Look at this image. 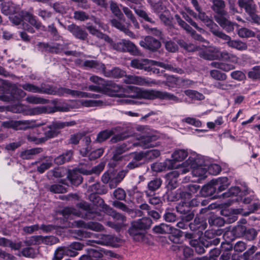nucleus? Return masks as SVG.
Masks as SVG:
<instances>
[{"mask_svg": "<svg viewBox=\"0 0 260 260\" xmlns=\"http://www.w3.org/2000/svg\"><path fill=\"white\" fill-rule=\"evenodd\" d=\"M112 205L115 208L128 213H131L133 210L129 209L125 204L118 201L112 202Z\"/></svg>", "mask_w": 260, "mask_h": 260, "instance_id": "0e129e2a", "label": "nucleus"}, {"mask_svg": "<svg viewBox=\"0 0 260 260\" xmlns=\"http://www.w3.org/2000/svg\"><path fill=\"white\" fill-rule=\"evenodd\" d=\"M34 123L32 120H16L15 130H26L34 127Z\"/></svg>", "mask_w": 260, "mask_h": 260, "instance_id": "e433bc0d", "label": "nucleus"}, {"mask_svg": "<svg viewBox=\"0 0 260 260\" xmlns=\"http://www.w3.org/2000/svg\"><path fill=\"white\" fill-rule=\"evenodd\" d=\"M60 129L58 121L53 122L50 124L43 127L44 135L43 138L45 139V142L49 139L57 137L60 133Z\"/></svg>", "mask_w": 260, "mask_h": 260, "instance_id": "f8f14e48", "label": "nucleus"}, {"mask_svg": "<svg viewBox=\"0 0 260 260\" xmlns=\"http://www.w3.org/2000/svg\"><path fill=\"white\" fill-rule=\"evenodd\" d=\"M120 6L124 14L133 24L134 27L136 29L139 28V24L133 15L132 11L128 7L122 6V5Z\"/></svg>", "mask_w": 260, "mask_h": 260, "instance_id": "37998d69", "label": "nucleus"}, {"mask_svg": "<svg viewBox=\"0 0 260 260\" xmlns=\"http://www.w3.org/2000/svg\"><path fill=\"white\" fill-rule=\"evenodd\" d=\"M210 31L215 36H217L220 30L218 26L211 19L206 24Z\"/></svg>", "mask_w": 260, "mask_h": 260, "instance_id": "338daca9", "label": "nucleus"}, {"mask_svg": "<svg viewBox=\"0 0 260 260\" xmlns=\"http://www.w3.org/2000/svg\"><path fill=\"white\" fill-rule=\"evenodd\" d=\"M229 186L227 177H220L217 179L212 180L209 183L205 185L201 190L202 196L206 197L217 194L225 190Z\"/></svg>", "mask_w": 260, "mask_h": 260, "instance_id": "20e7f679", "label": "nucleus"}, {"mask_svg": "<svg viewBox=\"0 0 260 260\" xmlns=\"http://www.w3.org/2000/svg\"><path fill=\"white\" fill-rule=\"evenodd\" d=\"M173 250H179L183 252L184 257L187 258L192 255V250L188 246L181 245L180 246L174 245L172 246Z\"/></svg>", "mask_w": 260, "mask_h": 260, "instance_id": "09e8293b", "label": "nucleus"}, {"mask_svg": "<svg viewBox=\"0 0 260 260\" xmlns=\"http://www.w3.org/2000/svg\"><path fill=\"white\" fill-rule=\"evenodd\" d=\"M210 76L214 79L218 81H224L227 78V75L217 70H212L210 71Z\"/></svg>", "mask_w": 260, "mask_h": 260, "instance_id": "6e6d98bb", "label": "nucleus"}, {"mask_svg": "<svg viewBox=\"0 0 260 260\" xmlns=\"http://www.w3.org/2000/svg\"><path fill=\"white\" fill-rule=\"evenodd\" d=\"M68 178L71 184L75 186H78L82 182V178L81 175L75 172H70Z\"/></svg>", "mask_w": 260, "mask_h": 260, "instance_id": "c03bdc74", "label": "nucleus"}, {"mask_svg": "<svg viewBox=\"0 0 260 260\" xmlns=\"http://www.w3.org/2000/svg\"><path fill=\"white\" fill-rule=\"evenodd\" d=\"M37 46L39 50L43 52L58 53L62 49L61 45L58 44L39 42Z\"/></svg>", "mask_w": 260, "mask_h": 260, "instance_id": "2eb2a0df", "label": "nucleus"}, {"mask_svg": "<svg viewBox=\"0 0 260 260\" xmlns=\"http://www.w3.org/2000/svg\"><path fill=\"white\" fill-rule=\"evenodd\" d=\"M15 6L12 3H5L2 4V12L5 15H10L15 12Z\"/></svg>", "mask_w": 260, "mask_h": 260, "instance_id": "13d9d810", "label": "nucleus"}, {"mask_svg": "<svg viewBox=\"0 0 260 260\" xmlns=\"http://www.w3.org/2000/svg\"><path fill=\"white\" fill-rule=\"evenodd\" d=\"M83 65L85 67L94 69L98 71L102 72H103V71H105V66L104 64L96 60H85L83 63Z\"/></svg>", "mask_w": 260, "mask_h": 260, "instance_id": "c9c22d12", "label": "nucleus"}, {"mask_svg": "<svg viewBox=\"0 0 260 260\" xmlns=\"http://www.w3.org/2000/svg\"><path fill=\"white\" fill-rule=\"evenodd\" d=\"M42 151L43 149L42 148H35L26 150L21 152L20 157L24 159H30L32 158L34 156Z\"/></svg>", "mask_w": 260, "mask_h": 260, "instance_id": "c85d7f7f", "label": "nucleus"}, {"mask_svg": "<svg viewBox=\"0 0 260 260\" xmlns=\"http://www.w3.org/2000/svg\"><path fill=\"white\" fill-rule=\"evenodd\" d=\"M123 82L126 84H133L140 86H152L153 85L160 84L159 81L150 80L148 78L136 75H126L125 74Z\"/></svg>", "mask_w": 260, "mask_h": 260, "instance_id": "1a4fd4ad", "label": "nucleus"}, {"mask_svg": "<svg viewBox=\"0 0 260 260\" xmlns=\"http://www.w3.org/2000/svg\"><path fill=\"white\" fill-rule=\"evenodd\" d=\"M124 88L118 84L111 81L104 82L103 86V92L106 93L114 95L113 93L123 92Z\"/></svg>", "mask_w": 260, "mask_h": 260, "instance_id": "aec40b11", "label": "nucleus"}, {"mask_svg": "<svg viewBox=\"0 0 260 260\" xmlns=\"http://www.w3.org/2000/svg\"><path fill=\"white\" fill-rule=\"evenodd\" d=\"M135 224L133 222L131 226L128 230V233L135 241L139 242L143 241L145 238L144 232L139 229L138 226H135Z\"/></svg>", "mask_w": 260, "mask_h": 260, "instance_id": "bb28decb", "label": "nucleus"}, {"mask_svg": "<svg viewBox=\"0 0 260 260\" xmlns=\"http://www.w3.org/2000/svg\"><path fill=\"white\" fill-rule=\"evenodd\" d=\"M210 66L224 72H229L235 69V66L232 64L218 61H213L210 63Z\"/></svg>", "mask_w": 260, "mask_h": 260, "instance_id": "f704fd0d", "label": "nucleus"}, {"mask_svg": "<svg viewBox=\"0 0 260 260\" xmlns=\"http://www.w3.org/2000/svg\"><path fill=\"white\" fill-rule=\"evenodd\" d=\"M100 183H95L90 186L91 191L94 192L89 196V200L92 204H89L86 202H81L77 204V206L79 208L84 210L85 213L83 214L76 209L71 208H64L61 211L62 214L64 217L68 218L69 216L72 215L78 217H81L85 219H97L98 216H100L99 206H103L105 205L104 200L100 198L97 194L105 193L106 190H102L100 188Z\"/></svg>", "mask_w": 260, "mask_h": 260, "instance_id": "f257e3e1", "label": "nucleus"}, {"mask_svg": "<svg viewBox=\"0 0 260 260\" xmlns=\"http://www.w3.org/2000/svg\"><path fill=\"white\" fill-rule=\"evenodd\" d=\"M132 9H133L135 13L140 17L143 18L145 21L149 22L151 23H154V21L153 19L150 17L147 13L141 9H137L135 7L131 6Z\"/></svg>", "mask_w": 260, "mask_h": 260, "instance_id": "864d4df0", "label": "nucleus"}, {"mask_svg": "<svg viewBox=\"0 0 260 260\" xmlns=\"http://www.w3.org/2000/svg\"><path fill=\"white\" fill-rule=\"evenodd\" d=\"M237 4L240 8L244 9L249 21L260 25V17L256 14V6L253 0H238Z\"/></svg>", "mask_w": 260, "mask_h": 260, "instance_id": "6e6552de", "label": "nucleus"}, {"mask_svg": "<svg viewBox=\"0 0 260 260\" xmlns=\"http://www.w3.org/2000/svg\"><path fill=\"white\" fill-rule=\"evenodd\" d=\"M48 190L55 193H63L67 192L66 187L60 184H53L48 186Z\"/></svg>", "mask_w": 260, "mask_h": 260, "instance_id": "680f3d73", "label": "nucleus"}, {"mask_svg": "<svg viewBox=\"0 0 260 260\" xmlns=\"http://www.w3.org/2000/svg\"><path fill=\"white\" fill-rule=\"evenodd\" d=\"M139 96L140 98L153 100L155 99H159L161 100H172L176 103L181 102V101L173 94L166 91H161L156 90H145L139 89L137 91Z\"/></svg>", "mask_w": 260, "mask_h": 260, "instance_id": "423d86ee", "label": "nucleus"}, {"mask_svg": "<svg viewBox=\"0 0 260 260\" xmlns=\"http://www.w3.org/2000/svg\"><path fill=\"white\" fill-rule=\"evenodd\" d=\"M200 202L196 198L187 202H180L176 206L177 211L182 214V218L186 222L191 220L194 217V213L189 208L198 206Z\"/></svg>", "mask_w": 260, "mask_h": 260, "instance_id": "0eeeda50", "label": "nucleus"}, {"mask_svg": "<svg viewBox=\"0 0 260 260\" xmlns=\"http://www.w3.org/2000/svg\"><path fill=\"white\" fill-rule=\"evenodd\" d=\"M140 45L151 51H157L161 46V43L158 40L151 36L146 37L140 42Z\"/></svg>", "mask_w": 260, "mask_h": 260, "instance_id": "ddd939ff", "label": "nucleus"}, {"mask_svg": "<svg viewBox=\"0 0 260 260\" xmlns=\"http://www.w3.org/2000/svg\"><path fill=\"white\" fill-rule=\"evenodd\" d=\"M101 238L97 240H88L86 242L87 245L93 246V244L102 245H110L114 242V237L110 235H101Z\"/></svg>", "mask_w": 260, "mask_h": 260, "instance_id": "5701e85b", "label": "nucleus"}, {"mask_svg": "<svg viewBox=\"0 0 260 260\" xmlns=\"http://www.w3.org/2000/svg\"><path fill=\"white\" fill-rule=\"evenodd\" d=\"M130 64L132 67L137 69L143 70L147 72L151 71L149 60L147 59H135L131 61Z\"/></svg>", "mask_w": 260, "mask_h": 260, "instance_id": "393cba45", "label": "nucleus"}, {"mask_svg": "<svg viewBox=\"0 0 260 260\" xmlns=\"http://www.w3.org/2000/svg\"><path fill=\"white\" fill-rule=\"evenodd\" d=\"M78 252L75 251H71L67 248L66 246L59 247L55 251L53 260H61L64 255L71 257L76 256Z\"/></svg>", "mask_w": 260, "mask_h": 260, "instance_id": "412c9836", "label": "nucleus"}, {"mask_svg": "<svg viewBox=\"0 0 260 260\" xmlns=\"http://www.w3.org/2000/svg\"><path fill=\"white\" fill-rule=\"evenodd\" d=\"M41 241L43 243L46 245H53L58 242L59 240L57 238L54 236L42 237L40 236H33L31 239L27 241L28 244H38Z\"/></svg>", "mask_w": 260, "mask_h": 260, "instance_id": "4468645a", "label": "nucleus"}, {"mask_svg": "<svg viewBox=\"0 0 260 260\" xmlns=\"http://www.w3.org/2000/svg\"><path fill=\"white\" fill-rule=\"evenodd\" d=\"M238 35L241 38H250L254 37L255 34L253 31L243 27L239 29Z\"/></svg>", "mask_w": 260, "mask_h": 260, "instance_id": "e2e57ef3", "label": "nucleus"}, {"mask_svg": "<svg viewBox=\"0 0 260 260\" xmlns=\"http://www.w3.org/2000/svg\"><path fill=\"white\" fill-rule=\"evenodd\" d=\"M228 46L240 51L246 50L247 49L246 43L239 40H232L229 42Z\"/></svg>", "mask_w": 260, "mask_h": 260, "instance_id": "a19ab883", "label": "nucleus"}, {"mask_svg": "<svg viewBox=\"0 0 260 260\" xmlns=\"http://www.w3.org/2000/svg\"><path fill=\"white\" fill-rule=\"evenodd\" d=\"M237 220V217L232 215L230 217L225 216L224 218L217 217L216 216H212L208 220L209 223L211 225H215L216 226H222L224 224L225 222L228 223H232Z\"/></svg>", "mask_w": 260, "mask_h": 260, "instance_id": "a211bd4d", "label": "nucleus"}, {"mask_svg": "<svg viewBox=\"0 0 260 260\" xmlns=\"http://www.w3.org/2000/svg\"><path fill=\"white\" fill-rule=\"evenodd\" d=\"M67 29L77 39L84 41L87 38V32L80 26L72 24L68 26Z\"/></svg>", "mask_w": 260, "mask_h": 260, "instance_id": "6ab92c4d", "label": "nucleus"}, {"mask_svg": "<svg viewBox=\"0 0 260 260\" xmlns=\"http://www.w3.org/2000/svg\"><path fill=\"white\" fill-rule=\"evenodd\" d=\"M71 233L75 238L79 240H83L84 239L87 238H91L92 236L96 235L81 230H73L71 231Z\"/></svg>", "mask_w": 260, "mask_h": 260, "instance_id": "7c9ffc66", "label": "nucleus"}, {"mask_svg": "<svg viewBox=\"0 0 260 260\" xmlns=\"http://www.w3.org/2000/svg\"><path fill=\"white\" fill-rule=\"evenodd\" d=\"M104 211L108 215L111 216L114 221H108L106 222V225L114 229L116 232H120L123 228L126 226L125 222L126 217L105 204L102 206Z\"/></svg>", "mask_w": 260, "mask_h": 260, "instance_id": "39448f33", "label": "nucleus"}, {"mask_svg": "<svg viewBox=\"0 0 260 260\" xmlns=\"http://www.w3.org/2000/svg\"><path fill=\"white\" fill-rule=\"evenodd\" d=\"M25 101L32 104H45L48 103L49 100L36 95H28Z\"/></svg>", "mask_w": 260, "mask_h": 260, "instance_id": "a18cd8bd", "label": "nucleus"}, {"mask_svg": "<svg viewBox=\"0 0 260 260\" xmlns=\"http://www.w3.org/2000/svg\"><path fill=\"white\" fill-rule=\"evenodd\" d=\"M104 75L108 77L120 78L125 76V71L119 68H114L111 70L107 71L106 69L102 72Z\"/></svg>", "mask_w": 260, "mask_h": 260, "instance_id": "cd10ccee", "label": "nucleus"}, {"mask_svg": "<svg viewBox=\"0 0 260 260\" xmlns=\"http://www.w3.org/2000/svg\"><path fill=\"white\" fill-rule=\"evenodd\" d=\"M156 64L157 66L167 70L173 71L180 74L184 73V71L182 69L178 68H174L172 64H170L165 63L162 62H158Z\"/></svg>", "mask_w": 260, "mask_h": 260, "instance_id": "5fc2aeb1", "label": "nucleus"}, {"mask_svg": "<svg viewBox=\"0 0 260 260\" xmlns=\"http://www.w3.org/2000/svg\"><path fill=\"white\" fill-rule=\"evenodd\" d=\"M0 246L4 247H10L12 249L18 250L21 246V242L14 243L12 241L4 237L0 238Z\"/></svg>", "mask_w": 260, "mask_h": 260, "instance_id": "ea45409f", "label": "nucleus"}, {"mask_svg": "<svg viewBox=\"0 0 260 260\" xmlns=\"http://www.w3.org/2000/svg\"><path fill=\"white\" fill-rule=\"evenodd\" d=\"M199 55L201 57L209 60L217 59L219 57V51L215 48H209L202 50L199 52Z\"/></svg>", "mask_w": 260, "mask_h": 260, "instance_id": "4be33fe9", "label": "nucleus"}, {"mask_svg": "<svg viewBox=\"0 0 260 260\" xmlns=\"http://www.w3.org/2000/svg\"><path fill=\"white\" fill-rule=\"evenodd\" d=\"M189 244L192 247L194 248L195 251L199 254L204 253V247H209V242L204 238H200L199 240H190Z\"/></svg>", "mask_w": 260, "mask_h": 260, "instance_id": "b1692460", "label": "nucleus"}, {"mask_svg": "<svg viewBox=\"0 0 260 260\" xmlns=\"http://www.w3.org/2000/svg\"><path fill=\"white\" fill-rule=\"evenodd\" d=\"M248 77L255 80L260 79V66H255L248 74Z\"/></svg>", "mask_w": 260, "mask_h": 260, "instance_id": "774afa93", "label": "nucleus"}, {"mask_svg": "<svg viewBox=\"0 0 260 260\" xmlns=\"http://www.w3.org/2000/svg\"><path fill=\"white\" fill-rule=\"evenodd\" d=\"M211 9L215 13L214 18L218 24L228 32L234 29L235 23L229 20L228 12L225 10V3L223 0H211Z\"/></svg>", "mask_w": 260, "mask_h": 260, "instance_id": "7ed1b4c3", "label": "nucleus"}, {"mask_svg": "<svg viewBox=\"0 0 260 260\" xmlns=\"http://www.w3.org/2000/svg\"><path fill=\"white\" fill-rule=\"evenodd\" d=\"M162 184V180L160 178H156L149 181L147 184V188L149 192H154L157 190Z\"/></svg>", "mask_w": 260, "mask_h": 260, "instance_id": "de8ad7c7", "label": "nucleus"}, {"mask_svg": "<svg viewBox=\"0 0 260 260\" xmlns=\"http://www.w3.org/2000/svg\"><path fill=\"white\" fill-rule=\"evenodd\" d=\"M111 42L112 48L117 51L128 52L133 54H136L138 53L135 45L129 40L122 39L119 42H113L111 41Z\"/></svg>", "mask_w": 260, "mask_h": 260, "instance_id": "9d476101", "label": "nucleus"}, {"mask_svg": "<svg viewBox=\"0 0 260 260\" xmlns=\"http://www.w3.org/2000/svg\"><path fill=\"white\" fill-rule=\"evenodd\" d=\"M86 29L90 34L96 36L99 39H103L107 42L111 41V38L108 36L100 32L96 27L92 25L87 26Z\"/></svg>", "mask_w": 260, "mask_h": 260, "instance_id": "2f4dec72", "label": "nucleus"}, {"mask_svg": "<svg viewBox=\"0 0 260 260\" xmlns=\"http://www.w3.org/2000/svg\"><path fill=\"white\" fill-rule=\"evenodd\" d=\"M157 139V137L155 135H148L143 136L141 138L138 143H133L134 147L141 146L144 149H147L150 147H153L155 146L154 141Z\"/></svg>", "mask_w": 260, "mask_h": 260, "instance_id": "dca6fc26", "label": "nucleus"}, {"mask_svg": "<svg viewBox=\"0 0 260 260\" xmlns=\"http://www.w3.org/2000/svg\"><path fill=\"white\" fill-rule=\"evenodd\" d=\"M169 234H171V235L170 236V239L173 242H177L179 238L182 236L183 232L178 229L171 226V231Z\"/></svg>", "mask_w": 260, "mask_h": 260, "instance_id": "052dcab7", "label": "nucleus"}, {"mask_svg": "<svg viewBox=\"0 0 260 260\" xmlns=\"http://www.w3.org/2000/svg\"><path fill=\"white\" fill-rule=\"evenodd\" d=\"M113 134V131L112 130H105L100 132L96 137V141L102 142L109 138Z\"/></svg>", "mask_w": 260, "mask_h": 260, "instance_id": "603ef678", "label": "nucleus"}, {"mask_svg": "<svg viewBox=\"0 0 260 260\" xmlns=\"http://www.w3.org/2000/svg\"><path fill=\"white\" fill-rule=\"evenodd\" d=\"M133 147H134L133 146V143L131 144L129 142H128V143H123L121 145L117 146L115 147L114 151L118 154H122V153L128 151Z\"/></svg>", "mask_w": 260, "mask_h": 260, "instance_id": "4d7b16f0", "label": "nucleus"}, {"mask_svg": "<svg viewBox=\"0 0 260 260\" xmlns=\"http://www.w3.org/2000/svg\"><path fill=\"white\" fill-rule=\"evenodd\" d=\"M187 154L185 150H177L172 154V157L174 161H181L186 158Z\"/></svg>", "mask_w": 260, "mask_h": 260, "instance_id": "8fccbe9b", "label": "nucleus"}, {"mask_svg": "<svg viewBox=\"0 0 260 260\" xmlns=\"http://www.w3.org/2000/svg\"><path fill=\"white\" fill-rule=\"evenodd\" d=\"M192 167V174L195 177H199L201 178H204L207 177V168L205 166L202 165L194 167L193 165H191Z\"/></svg>", "mask_w": 260, "mask_h": 260, "instance_id": "473e14b6", "label": "nucleus"}, {"mask_svg": "<svg viewBox=\"0 0 260 260\" xmlns=\"http://www.w3.org/2000/svg\"><path fill=\"white\" fill-rule=\"evenodd\" d=\"M145 193L148 198V201L149 204L153 205H159L161 204V199L155 194H152L148 191H145Z\"/></svg>", "mask_w": 260, "mask_h": 260, "instance_id": "3c124183", "label": "nucleus"}, {"mask_svg": "<svg viewBox=\"0 0 260 260\" xmlns=\"http://www.w3.org/2000/svg\"><path fill=\"white\" fill-rule=\"evenodd\" d=\"M184 93L190 98L198 100H202L205 98L203 94L193 90L187 89L184 91Z\"/></svg>", "mask_w": 260, "mask_h": 260, "instance_id": "bf43d9fd", "label": "nucleus"}, {"mask_svg": "<svg viewBox=\"0 0 260 260\" xmlns=\"http://www.w3.org/2000/svg\"><path fill=\"white\" fill-rule=\"evenodd\" d=\"M127 173V170L124 169L119 172L116 176H114V178L110 182V187L111 188L115 187L123 180Z\"/></svg>", "mask_w": 260, "mask_h": 260, "instance_id": "58836bf2", "label": "nucleus"}, {"mask_svg": "<svg viewBox=\"0 0 260 260\" xmlns=\"http://www.w3.org/2000/svg\"><path fill=\"white\" fill-rule=\"evenodd\" d=\"M72 90L69 88L49 85L48 94L58 95L59 96H65L66 95H72Z\"/></svg>", "mask_w": 260, "mask_h": 260, "instance_id": "a878e982", "label": "nucleus"}, {"mask_svg": "<svg viewBox=\"0 0 260 260\" xmlns=\"http://www.w3.org/2000/svg\"><path fill=\"white\" fill-rule=\"evenodd\" d=\"M74 223L75 225L78 228L90 230L96 232H101L105 230L104 226L101 223L96 221H89L86 222L82 220H79L75 221Z\"/></svg>", "mask_w": 260, "mask_h": 260, "instance_id": "9b49d317", "label": "nucleus"}, {"mask_svg": "<svg viewBox=\"0 0 260 260\" xmlns=\"http://www.w3.org/2000/svg\"><path fill=\"white\" fill-rule=\"evenodd\" d=\"M153 231L156 234H169L171 231V226L165 223H161L159 225L155 226L153 228Z\"/></svg>", "mask_w": 260, "mask_h": 260, "instance_id": "49530a36", "label": "nucleus"}, {"mask_svg": "<svg viewBox=\"0 0 260 260\" xmlns=\"http://www.w3.org/2000/svg\"><path fill=\"white\" fill-rule=\"evenodd\" d=\"M135 224V226H137L142 231H144L149 229L152 224V220L150 218L147 217H144L141 219H138L133 221Z\"/></svg>", "mask_w": 260, "mask_h": 260, "instance_id": "72a5a7b5", "label": "nucleus"}, {"mask_svg": "<svg viewBox=\"0 0 260 260\" xmlns=\"http://www.w3.org/2000/svg\"><path fill=\"white\" fill-rule=\"evenodd\" d=\"M112 25L120 30L123 31L126 35L131 37L135 38V35L134 33L126 27V26L122 24L118 20L113 19L111 20Z\"/></svg>", "mask_w": 260, "mask_h": 260, "instance_id": "c756f323", "label": "nucleus"}, {"mask_svg": "<svg viewBox=\"0 0 260 260\" xmlns=\"http://www.w3.org/2000/svg\"><path fill=\"white\" fill-rule=\"evenodd\" d=\"M21 87L29 92L48 94L49 85L42 84L40 86H37L31 83H26L21 85Z\"/></svg>", "mask_w": 260, "mask_h": 260, "instance_id": "f3484780", "label": "nucleus"}, {"mask_svg": "<svg viewBox=\"0 0 260 260\" xmlns=\"http://www.w3.org/2000/svg\"><path fill=\"white\" fill-rule=\"evenodd\" d=\"M73 152L71 150L67 151L61 155H59L54 159V162L57 165H62L69 161L72 157Z\"/></svg>", "mask_w": 260, "mask_h": 260, "instance_id": "4c0bfd02", "label": "nucleus"}, {"mask_svg": "<svg viewBox=\"0 0 260 260\" xmlns=\"http://www.w3.org/2000/svg\"><path fill=\"white\" fill-rule=\"evenodd\" d=\"M73 105L64 104L60 106L54 107L51 106H39L30 110H25L22 104H18L12 106H7L6 109L7 111L15 113H22L26 115H35L43 113H51L56 111L67 112L72 109Z\"/></svg>", "mask_w": 260, "mask_h": 260, "instance_id": "f03ea898", "label": "nucleus"}, {"mask_svg": "<svg viewBox=\"0 0 260 260\" xmlns=\"http://www.w3.org/2000/svg\"><path fill=\"white\" fill-rule=\"evenodd\" d=\"M170 163V160H166L165 162H157L151 165V169L152 171L156 172H160L165 171L166 169H170L172 168L169 165Z\"/></svg>", "mask_w": 260, "mask_h": 260, "instance_id": "79ce46f5", "label": "nucleus"}, {"mask_svg": "<svg viewBox=\"0 0 260 260\" xmlns=\"http://www.w3.org/2000/svg\"><path fill=\"white\" fill-rule=\"evenodd\" d=\"M11 92L14 99L18 100L25 96L26 93L22 89L17 88L15 86L11 87Z\"/></svg>", "mask_w": 260, "mask_h": 260, "instance_id": "69168bd1", "label": "nucleus"}]
</instances>
